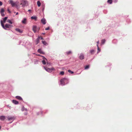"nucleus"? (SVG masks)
Returning a JSON list of instances; mask_svg holds the SVG:
<instances>
[{
    "label": "nucleus",
    "instance_id": "30",
    "mask_svg": "<svg viewBox=\"0 0 132 132\" xmlns=\"http://www.w3.org/2000/svg\"><path fill=\"white\" fill-rule=\"evenodd\" d=\"M64 72L63 71H62L60 72V74L62 75H63L64 74Z\"/></svg>",
    "mask_w": 132,
    "mask_h": 132
},
{
    "label": "nucleus",
    "instance_id": "37",
    "mask_svg": "<svg viewBox=\"0 0 132 132\" xmlns=\"http://www.w3.org/2000/svg\"><path fill=\"white\" fill-rule=\"evenodd\" d=\"M40 39L42 40L43 39V38L41 37H40Z\"/></svg>",
    "mask_w": 132,
    "mask_h": 132
},
{
    "label": "nucleus",
    "instance_id": "11",
    "mask_svg": "<svg viewBox=\"0 0 132 132\" xmlns=\"http://www.w3.org/2000/svg\"><path fill=\"white\" fill-rule=\"evenodd\" d=\"M5 119V117L4 116H1L0 117V119L2 120H4Z\"/></svg>",
    "mask_w": 132,
    "mask_h": 132
},
{
    "label": "nucleus",
    "instance_id": "14",
    "mask_svg": "<svg viewBox=\"0 0 132 132\" xmlns=\"http://www.w3.org/2000/svg\"><path fill=\"white\" fill-rule=\"evenodd\" d=\"M22 23L26 24V18H24L23 20L22 21Z\"/></svg>",
    "mask_w": 132,
    "mask_h": 132
},
{
    "label": "nucleus",
    "instance_id": "10",
    "mask_svg": "<svg viewBox=\"0 0 132 132\" xmlns=\"http://www.w3.org/2000/svg\"><path fill=\"white\" fill-rule=\"evenodd\" d=\"M42 22L44 24L46 23V20L44 18H43L41 20Z\"/></svg>",
    "mask_w": 132,
    "mask_h": 132
},
{
    "label": "nucleus",
    "instance_id": "19",
    "mask_svg": "<svg viewBox=\"0 0 132 132\" xmlns=\"http://www.w3.org/2000/svg\"><path fill=\"white\" fill-rule=\"evenodd\" d=\"M7 17H5L4 19H3V22L4 23L5 22L6 20H7Z\"/></svg>",
    "mask_w": 132,
    "mask_h": 132
},
{
    "label": "nucleus",
    "instance_id": "2",
    "mask_svg": "<svg viewBox=\"0 0 132 132\" xmlns=\"http://www.w3.org/2000/svg\"><path fill=\"white\" fill-rule=\"evenodd\" d=\"M68 80L65 78H64L60 80V83L61 85H64L65 84V81H67Z\"/></svg>",
    "mask_w": 132,
    "mask_h": 132
},
{
    "label": "nucleus",
    "instance_id": "35",
    "mask_svg": "<svg viewBox=\"0 0 132 132\" xmlns=\"http://www.w3.org/2000/svg\"><path fill=\"white\" fill-rule=\"evenodd\" d=\"M1 14L2 16H4L5 15L3 13H1Z\"/></svg>",
    "mask_w": 132,
    "mask_h": 132
},
{
    "label": "nucleus",
    "instance_id": "9",
    "mask_svg": "<svg viewBox=\"0 0 132 132\" xmlns=\"http://www.w3.org/2000/svg\"><path fill=\"white\" fill-rule=\"evenodd\" d=\"M79 58L80 60H83L84 59V55L83 54H81L79 57Z\"/></svg>",
    "mask_w": 132,
    "mask_h": 132
},
{
    "label": "nucleus",
    "instance_id": "23",
    "mask_svg": "<svg viewBox=\"0 0 132 132\" xmlns=\"http://www.w3.org/2000/svg\"><path fill=\"white\" fill-rule=\"evenodd\" d=\"M112 0H108V2L110 4H111L112 3Z\"/></svg>",
    "mask_w": 132,
    "mask_h": 132
},
{
    "label": "nucleus",
    "instance_id": "28",
    "mask_svg": "<svg viewBox=\"0 0 132 132\" xmlns=\"http://www.w3.org/2000/svg\"><path fill=\"white\" fill-rule=\"evenodd\" d=\"M44 45H46L47 44V43L45 41H42Z\"/></svg>",
    "mask_w": 132,
    "mask_h": 132
},
{
    "label": "nucleus",
    "instance_id": "34",
    "mask_svg": "<svg viewBox=\"0 0 132 132\" xmlns=\"http://www.w3.org/2000/svg\"><path fill=\"white\" fill-rule=\"evenodd\" d=\"M50 29V27H49L45 29L46 30H49Z\"/></svg>",
    "mask_w": 132,
    "mask_h": 132
},
{
    "label": "nucleus",
    "instance_id": "13",
    "mask_svg": "<svg viewBox=\"0 0 132 132\" xmlns=\"http://www.w3.org/2000/svg\"><path fill=\"white\" fill-rule=\"evenodd\" d=\"M38 52L41 54H44V53L40 49H39L38 50Z\"/></svg>",
    "mask_w": 132,
    "mask_h": 132
},
{
    "label": "nucleus",
    "instance_id": "20",
    "mask_svg": "<svg viewBox=\"0 0 132 132\" xmlns=\"http://www.w3.org/2000/svg\"><path fill=\"white\" fill-rule=\"evenodd\" d=\"M41 4V3L39 1H38L37 2V5L39 7L40 6Z\"/></svg>",
    "mask_w": 132,
    "mask_h": 132
},
{
    "label": "nucleus",
    "instance_id": "12",
    "mask_svg": "<svg viewBox=\"0 0 132 132\" xmlns=\"http://www.w3.org/2000/svg\"><path fill=\"white\" fill-rule=\"evenodd\" d=\"M1 25L2 27L5 29L6 30V29L5 28V26H4V24L3 23V21L2 20H1Z\"/></svg>",
    "mask_w": 132,
    "mask_h": 132
},
{
    "label": "nucleus",
    "instance_id": "42",
    "mask_svg": "<svg viewBox=\"0 0 132 132\" xmlns=\"http://www.w3.org/2000/svg\"><path fill=\"white\" fill-rule=\"evenodd\" d=\"M38 55V56H40V55Z\"/></svg>",
    "mask_w": 132,
    "mask_h": 132
},
{
    "label": "nucleus",
    "instance_id": "36",
    "mask_svg": "<svg viewBox=\"0 0 132 132\" xmlns=\"http://www.w3.org/2000/svg\"><path fill=\"white\" fill-rule=\"evenodd\" d=\"M2 3L0 1V6H1L2 5Z\"/></svg>",
    "mask_w": 132,
    "mask_h": 132
},
{
    "label": "nucleus",
    "instance_id": "5",
    "mask_svg": "<svg viewBox=\"0 0 132 132\" xmlns=\"http://www.w3.org/2000/svg\"><path fill=\"white\" fill-rule=\"evenodd\" d=\"M7 118L8 120L11 121L12 120H13L15 119V117L14 116L11 117L10 116H8L7 117Z\"/></svg>",
    "mask_w": 132,
    "mask_h": 132
},
{
    "label": "nucleus",
    "instance_id": "22",
    "mask_svg": "<svg viewBox=\"0 0 132 132\" xmlns=\"http://www.w3.org/2000/svg\"><path fill=\"white\" fill-rule=\"evenodd\" d=\"M31 18L32 19H35V20H36L37 19V18L36 16H32L31 17Z\"/></svg>",
    "mask_w": 132,
    "mask_h": 132
},
{
    "label": "nucleus",
    "instance_id": "40",
    "mask_svg": "<svg viewBox=\"0 0 132 132\" xmlns=\"http://www.w3.org/2000/svg\"><path fill=\"white\" fill-rule=\"evenodd\" d=\"M18 12H17V13H16V15H18Z\"/></svg>",
    "mask_w": 132,
    "mask_h": 132
},
{
    "label": "nucleus",
    "instance_id": "24",
    "mask_svg": "<svg viewBox=\"0 0 132 132\" xmlns=\"http://www.w3.org/2000/svg\"><path fill=\"white\" fill-rule=\"evenodd\" d=\"M7 22H9V23H10L11 24H12V22L10 20H9V19H8V20H7Z\"/></svg>",
    "mask_w": 132,
    "mask_h": 132
},
{
    "label": "nucleus",
    "instance_id": "16",
    "mask_svg": "<svg viewBox=\"0 0 132 132\" xmlns=\"http://www.w3.org/2000/svg\"><path fill=\"white\" fill-rule=\"evenodd\" d=\"M15 30L16 31L20 33H21L22 32V31L19 28H16L15 29Z\"/></svg>",
    "mask_w": 132,
    "mask_h": 132
},
{
    "label": "nucleus",
    "instance_id": "31",
    "mask_svg": "<svg viewBox=\"0 0 132 132\" xmlns=\"http://www.w3.org/2000/svg\"><path fill=\"white\" fill-rule=\"evenodd\" d=\"M4 12V10L3 9H2L1 11V13H3Z\"/></svg>",
    "mask_w": 132,
    "mask_h": 132
},
{
    "label": "nucleus",
    "instance_id": "6",
    "mask_svg": "<svg viewBox=\"0 0 132 132\" xmlns=\"http://www.w3.org/2000/svg\"><path fill=\"white\" fill-rule=\"evenodd\" d=\"M9 3L11 5L12 7L17 6V5L16 3L14 2L12 0H10L9 1Z\"/></svg>",
    "mask_w": 132,
    "mask_h": 132
},
{
    "label": "nucleus",
    "instance_id": "27",
    "mask_svg": "<svg viewBox=\"0 0 132 132\" xmlns=\"http://www.w3.org/2000/svg\"><path fill=\"white\" fill-rule=\"evenodd\" d=\"M68 72L69 73H71V74H73L74 73V72L73 71H72L69 70H68Z\"/></svg>",
    "mask_w": 132,
    "mask_h": 132
},
{
    "label": "nucleus",
    "instance_id": "33",
    "mask_svg": "<svg viewBox=\"0 0 132 132\" xmlns=\"http://www.w3.org/2000/svg\"><path fill=\"white\" fill-rule=\"evenodd\" d=\"M97 47H98V44H99V41H97Z\"/></svg>",
    "mask_w": 132,
    "mask_h": 132
},
{
    "label": "nucleus",
    "instance_id": "25",
    "mask_svg": "<svg viewBox=\"0 0 132 132\" xmlns=\"http://www.w3.org/2000/svg\"><path fill=\"white\" fill-rule=\"evenodd\" d=\"M94 52V51L93 50H92L90 51V53L91 54H93Z\"/></svg>",
    "mask_w": 132,
    "mask_h": 132
},
{
    "label": "nucleus",
    "instance_id": "17",
    "mask_svg": "<svg viewBox=\"0 0 132 132\" xmlns=\"http://www.w3.org/2000/svg\"><path fill=\"white\" fill-rule=\"evenodd\" d=\"M12 102L13 103L15 104H18L19 102L15 100H13L12 101Z\"/></svg>",
    "mask_w": 132,
    "mask_h": 132
},
{
    "label": "nucleus",
    "instance_id": "26",
    "mask_svg": "<svg viewBox=\"0 0 132 132\" xmlns=\"http://www.w3.org/2000/svg\"><path fill=\"white\" fill-rule=\"evenodd\" d=\"M89 65H86L85 67V69H87L89 68Z\"/></svg>",
    "mask_w": 132,
    "mask_h": 132
},
{
    "label": "nucleus",
    "instance_id": "8",
    "mask_svg": "<svg viewBox=\"0 0 132 132\" xmlns=\"http://www.w3.org/2000/svg\"><path fill=\"white\" fill-rule=\"evenodd\" d=\"M43 57V60L42 61L43 63L44 64H46V61H47V59L45 58L44 57Z\"/></svg>",
    "mask_w": 132,
    "mask_h": 132
},
{
    "label": "nucleus",
    "instance_id": "1",
    "mask_svg": "<svg viewBox=\"0 0 132 132\" xmlns=\"http://www.w3.org/2000/svg\"><path fill=\"white\" fill-rule=\"evenodd\" d=\"M20 5H22V6L24 7L25 6H27L28 5V2L25 0H22Z\"/></svg>",
    "mask_w": 132,
    "mask_h": 132
},
{
    "label": "nucleus",
    "instance_id": "39",
    "mask_svg": "<svg viewBox=\"0 0 132 132\" xmlns=\"http://www.w3.org/2000/svg\"><path fill=\"white\" fill-rule=\"evenodd\" d=\"M31 11V10H28V11L29 12H30Z\"/></svg>",
    "mask_w": 132,
    "mask_h": 132
},
{
    "label": "nucleus",
    "instance_id": "15",
    "mask_svg": "<svg viewBox=\"0 0 132 132\" xmlns=\"http://www.w3.org/2000/svg\"><path fill=\"white\" fill-rule=\"evenodd\" d=\"M15 98L19 100H22V98L19 96H16Z\"/></svg>",
    "mask_w": 132,
    "mask_h": 132
},
{
    "label": "nucleus",
    "instance_id": "38",
    "mask_svg": "<svg viewBox=\"0 0 132 132\" xmlns=\"http://www.w3.org/2000/svg\"><path fill=\"white\" fill-rule=\"evenodd\" d=\"M8 11L9 13H10V11L9 10V9H8Z\"/></svg>",
    "mask_w": 132,
    "mask_h": 132
},
{
    "label": "nucleus",
    "instance_id": "18",
    "mask_svg": "<svg viewBox=\"0 0 132 132\" xmlns=\"http://www.w3.org/2000/svg\"><path fill=\"white\" fill-rule=\"evenodd\" d=\"M40 39V37H39L36 40V44H38L39 42V39Z\"/></svg>",
    "mask_w": 132,
    "mask_h": 132
},
{
    "label": "nucleus",
    "instance_id": "21",
    "mask_svg": "<svg viewBox=\"0 0 132 132\" xmlns=\"http://www.w3.org/2000/svg\"><path fill=\"white\" fill-rule=\"evenodd\" d=\"M105 39H102L101 40V44H104L105 43Z\"/></svg>",
    "mask_w": 132,
    "mask_h": 132
},
{
    "label": "nucleus",
    "instance_id": "7",
    "mask_svg": "<svg viewBox=\"0 0 132 132\" xmlns=\"http://www.w3.org/2000/svg\"><path fill=\"white\" fill-rule=\"evenodd\" d=\"M12 26L8 24H6L5 25V28H10Z\"/></svg>",
    "mask_w": 132,
    "mask_h": 132
},
{
    "label": "nucleus",
    "instance_id": "32",
    "mask_svg": "<svg viewBox=\"0 0 132 132\" xmlns=\"http://www.w3.org/2000/svg\"><path fill=\"white\" fill-rule=\"evenodd\" d=\"M67 53L68 54H69L71 53V51H69L67 52Z\"/></svg>",
    "mask_w": 132,
    "mask_h": 132
},
{
    "label": "nucleus",
    "instance_id": "4",
    "mask_svg": "<svg viewBox=\"0 0 132 132\" xmlns=\"http://www.w3.org/2000/svg\"><path fill=\"white\" fill-rule=\"evenodd\" d=\"M39 28H37L36 26H33L32 27V30L35 33L38 31L39 30Z\"/></svg>",
    "mask_w": 132,
    "mask_h": 132
},
{
    "label": "nucleus",
    "instance_id": "29",
    "mask_svg": "<svg viewBox=\"0 0 132 132\" xmlns=\"http://www.w3.org/2000/svg\"><path fill=\"white\" fill-rule=\"evenodd\" d=\"M97 47V50H98V51L97 52V53H98L99 52H100V49L99 48L98 46V47Z\"/></svg>",
    "mask_w": 132,
    "mask_h": 132
},
{
    "label": "nucleus",
    "instance_id": "43",
    "mask_svg": "<svg viewBox=\"0 0 132 132\" xmlns=\"http://www.w3.org/2000/svg\"><path fill=\"white\" fill-rule=\"evenodd\" d=\"M43 34H44L45 33H43Z\"/></svg>",
    "mask_w": 132,
    "mask_h": 132
},
{
    "label": "nucleus",
    "instance_id": "3",
    "mask_svg": "<svg viewBox=\"0 0 132 132\" xmlns=\"http://www.w3.org/2000/svg\"><path fill=\"white\" fill-rule=\"evenodd\" d=\"M45 69L47 72H51L52 70H54L55 69L53 68H45L44 67Z\"/></svg>",
    "mask_w": 132,
    "mask_h": 132
},
{
    "label": "nucleus",
    "instance_id": "41",
    "mask_svg": "<svg viewBox=\"0 0 132 132\" xmlns=\"http://www.w3.org/2000/svg\"><path fill=\"white\" fill-rule=\"evenodd\" d=\"M1 127L0 126V129H1Z\"/></svg>",
    "mask_w": 132,
    "mask_h": 132
}]
</instances>
